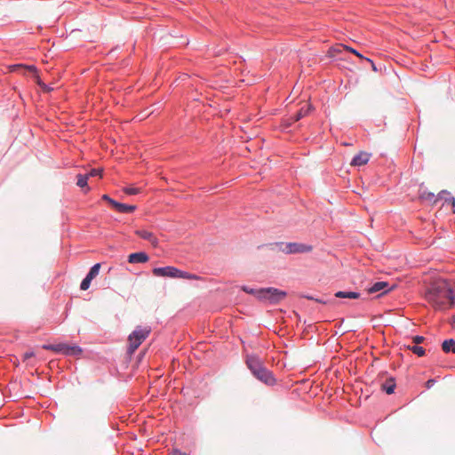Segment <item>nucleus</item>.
Listing matches in <instances>:
<instances>
[{
	"mask_svg": "<svg viewBox=\"0 0 455 455\" xmlns=\"http://www.w3.org/2000/svg\"><path fill=\"white\" fill-rule=\"evenodd\" d=\"M425 297L436 310H445L454 303L452 289L445 279L434 281L427 288Z\"/></svg>",
	"mask_w": 455,
	"mask_h": 455,
	"instance_id": "nucleus-1",
	"label": "nucleus"
},
{
	"mask_svg": "<svg viewBox=\"0 0 455 455\" xmlns=\"http://www.w3.org/2000/svg\"><path fill=\"white\" fill-rule=\"evenodd\" d=\"M246 364L252 374L267 385H273L275 378L272 373L263 365L260 359L255 355H248Z\"/></svg>",
	"mask_w": 455,
	"mask_h": 455,
	"instance_id": "nucleus-2",
	"label": "nucleus"
},
{
	"mask_svg": "<svg viewBox=\"0 0 455 455\" xmlns=\"http://www.w3.org/2000/svg\"><path fill=\"white\" fill-rule=\"evenodd\" d=\"M150 332L151 328L148 326H137L135 330L128 336L127 353L132 355L148 337Z\"/></svg>",
	"mask_w": 455,
	"mask_h": 455,
	"instance_id": "nucleus-3",
	"label": "nucleus"
},
{
	"mask_svg": "<svg viewBox=\"0 0 455 455\" xmlns=\"http://www.w3.org/2000/svg\"><path fill=\"white\" fill-rule=\"evenodd\" d=\"M260 293H262L261 300H268L275 304L283 300L287 295L285 291L273 287L262 288V291Z\"/></svg>",
	"mask_w": 455,
	"mask_h": 455,
	"instance_id": "nucleus-4",
	"label": "nucleus"
},
{
	"mask_svg": "<svg viewBox=\"0 0 455 455\" xmlns=\"http://www.w3.org/2000/svg\"><path fill=\"white\" fill-rule=\"evenodd\" d=\"M152 272L156 276L179 278L180 269L175 267L168 266L164 267H155Z\"/></svg>",
	"mask_w": 455,
	"mask_h": 455,
	"instance_id": "nucleus-5",
	"label": "nucleus"
},
{
	"mask_svg": "<svg viewBox=\"0 0 455 455\" xmlns=\"http://www.w3.org/2000/svg\"><path fill=\"white\" fill-rule=\"evenodd\" d=\"M313 247L311 245H307L299 243H290L286 245V248L283 250L286 253H302L311 251Z\"/></svg>",
	"mask_w": 455,
	"mask_h": 455,
	"instance_id": "nucleus-6",
	"label": "nucleus"
},
{
	"mask_svg": "<svg viewBox=\"0 0 455 455\" xmlns=\"http://www.w3.org/2000/svg\"><path fill=\"white\" fill-rule=\"evenodd\" d=\"M13 68H26L28 71L32 72L35 75L36 84L41 87V89L44 92H51L52 90V87L46 85L37 76V69L35 66H24V65H16Z\"/></svg>",
	"mask_w": 455,
	"mask_h": 455,
	"instance_id": "nucleus-7",
	"label": "nucleus"
},
{
	"mask_svg": "<svg viewBox=\"0 0 455 455\" xmlns=\"http://www.w3.org/2000/svg\"><path fill=\"white\" fill-rule=\"evenodd\" d=\"M135 234L140 238L148 241L154 247H157L158 239L152 232L146 229H138L135 231Z\"/></svg>",
	"mask_w": 455,
	"mask_h": 455,
	"instance_id": "nucleus-8",
	"label": "nucleus"
},
{
	"mask_svg": "<svg viewBox=\"0 0 455 455\" xmlns=\"http://www.w3.org/2000/svg\"><path fill=\"white\" fill-rule=\"evenodd\" d=\"M371 155L367 152H360L351 161L352 166H362L366 164L370 160Z\"/></svg>",
	"mask_w": 455,
	"mask_h": 455,
	"instance_id": "nucleus-9",
	"label": "nucleus"
},
{
	"mask_svg": "<svg viewBox=\"0 0 455 455\" xmlns=\"http://www.w3.org/2000/svg\"><path fill=\"white\" fill-rule=\"evenodd\" d=\"M149 259L148 254L143 251L140 252H134L128 256V261L129 263L135 264V263H146Z\"/></svg>",
	"mask_w": 455,
	"mask_h": 455,
	"instance_id": "nucleus-10",
	"label": "nucleus"
},
{
	"mask_svg": "<svg viewBox=\"0 0 455 455\" xmlns=\"http://www.w3.org/2000/svg\"><path fill=\"white\" fill-rule=\"evenodd\" d=\"M389 287V283L387 282H377L372 286L367 289L368 293H375L380 291L384 289L391 290Z\"/></svg>",
	"mask_w": 455,
	"mask_h": 455,
	"instance_id": "nucleus-11",
	"label": "nucleus"
},
{
	"mask_svg": "<svg viewBox=\"0 0 455 455\" xmlns=\"http://www.w3.org/2000/svg\"><path fill=\"white\" fill-rule=\"evenodd\" d=\"M395 387V379L390 378L381 384V389L387 394L391 395L394 393Z\"/></svg>",
	"mask_w": 455,
	"mask_h": 455,
	"instance_id": "nucleus-12",
	"label": "nucleus"
},
{
	"mask_svg": "<svg viewBox=\"0 0 455 455\" xmlns=\"http://www.w3.org/2000/svg\"><path fill=\"white\" fill-rule=\"evenodd\" d=\"M335 297L340 299H359L360 293L355 291H337Z\"/></svg>",
	"mask_w": 455,
	"mask_h": 455,
	"instance_id": "nucleus-13",
	"label": "nucleus"
},
{
	"mask_svg": "<svg viewBox=\"0 0 455 455\" xmlns=\"http://www.w3.org/2000/svg\"><path fill=\"white\" fill-rule=\"evenodd\" d=\"M442 348L445 353H453L455 354V340L452 339H446L442 344Z\"/></svg>",
	"mask_w": 455,
	"mask_h": 455,
	"instance_id": "nucleus-14",
	"label": "nucleus"
},
{
	"mask_svg": "<svg viewBox=\"0 0 455 455\" xmlns=\"http://www.w3.org/2000/svg\"><path fill=\"white\" fill-rule=\"evenodd\" d=\"M311 110V106L310 105H306L305 107H302L298 112L297 114L295 115L293 120L294 121H299V119H301L302 117L306 116L307 115H308V113L310 112Z\"/></svg>",
	"mask_w": 455,
	"mask_h": 455,
	"instance_id": "nucleus-15",
	"label": "nucleus"
},
{
	"mask_svg": "<svg viewBox=\"0 0 455 455\" xmlns=\"http://www.w3.org/2000/svg\"><path fill=\"white\" fill-rule=\"evenodd\" d=\"M136 209L135 205H129L122 203H118L116 212H122V213H128L132 212Z\"/></svg>",
	"mask_w": 455,
	"mask_h": 455,
	"instance_id": "nucleus-16",
	"label": "nucleus"
},
{
	"mask_svg": "<svg viewBox=\"0 0 455 455\" xmlns=\"http://www.w3.org/2000/svg\"><path fill=\"white\" fill-rule=\"evenodd\" d=\"M63 344L64 343H58V344H49V345H43V348L45 349V350H52L53 352H56V353H60L61 354L62 353V350H63Z\"/></svg>",
	"mask_w": 455,
	"mask_h": 455,
	"instance_id": "nucleus-17",
	"label": "nucleus"
},
{
	"mask_svg": "<svg viewBox=\"0 0 455 455\" xmlns=\"http://www.w3.org/2000/svg\"><path fill=\"white\" fill-rule=\"evenodd\" d=\"M242 290L246 293L254 295L257 299L260 300L262 299V293H260L262 291V289H251L247 286H243Z\"/></svg>",
	"mask_w": 455,
	"mask_h": 455,
	"instance_id": "nucleus-18",
	"label": "nucleus"
},
{
	"mask_svg": "<svg viewBox=\"0 0 455 455\" xmlns=\"http://www.w3.org/2000/svg\"><path fill=\"white\" fill-rule=\"evenodd\" d=\"M179 278L188 279V280H201L202 279L199 275L190 274L188 272H185L182 270H180Z\"/></svg>",
	"mask_w": 455,
	"mask_h": 455,
	"instance_id": "nucleus-19",
	"label": "nucleus"
},
{
	"mask_svg": "<svg viewBox=\"0 0 455 455\" xmlns=\"http://www.w3.org/2000/svg\"><path fill=\"white\" fill-rule=\"evenodd\" d=\"M343 51H346V45H343V44H339V45H336L334 47H331L330 50H329V54L331 56V57H334L339 53H341Z\"/></svg>",
	"mask_w": 455,
	"mask_h": 455,
	"instance_id": "nucleus-20",
	"label": "nucleus"
},
{
	"mask_svg": "<svg viewBox=\"0 0 455 455\" xmlns=\"http://www.w3.org/2000/svg\"><path fill=\"white\" fill-rule=\"evenodd\" d=\"M100 264L97 263L93 267H91L89 273L86 276H88L91 280L94 279L100 273Z\"/></svg>",
	"mask_w": 455,
	"mask_h": 455,
	"instance_id": "nucleus-21",
	"label": "nucleus"
},
{
	"mask_svg": "<svg viewBox=\"0 0 455 455\" xmlns=\"http://www.w3.org/2000/svg\"><path fill=\"white\" fill-rule=\"evenodd\" d=\"M83 352L82 348L76 345H69L68 354L66 355H79Z\"/></svg>",
	"mask_w": 455,
	"mask_h": 455,
	"instance_id": "nucleus-22",
	"label": "nucleus"
},
{
	"mask_svg": "<svg viewBox=\"0 0 455 455\" xmlns=\"http://www.w3.org/2000/svg\"><path fill=\"white\" fill-rule=\"evenodd\" d=\"M77 178V182H76V185L82 188L87 187V182H88V175H83V174H78L76 176Z\"/></svg>",
	"mask_w": 455,
	"mask_h": 455,
	"instance_id": "nucleus-23",
	"label": "nucleus"
},
{
	"mask_svg": "<svg viewBox=\"0 0 455 455\" xmlns=\"http://www.w3.org/2000/svg\"><path fill=\"white\" fill-rule=\"evenodd\" d=\"M408 349L419 356H423L425 355V349L422 347H419L417 345L408 346Z\"/></svg>",
	"mask_w": 455,
	"mask_h": 455,
	"instance_id": "nucleus-24",
	"label": "nucleus"
},
{
	"mask_svg": "<svg viewBox=\"0 0 455 455\" xmlns=\"http://www.w3.org/2000/svg\"><path fill=\"white\" fill-rule=\"evenodd\" d=\"M123 191L127 194V195H137L139 193H140V188H131V187H127V188H124L123 189Z\"/></svg>",
	"mask_w": 455,
	"mask_h": 455,
	"instance_id": "nucleus-25",
	"label": "nucleus"
},
{
	"mask_svg": "<svg viewBox=\"0 0 455 455\" xmlns=\"http://www.w3.org/2000/svg\"><path fill=\"white\" fill-rule=\"evenodd\" d=\"M85 175H88V179L91 177H96V176H99L100 178L102 176V170L101 169H92Z\"/></svg>",
	"mask_w": 455,
	"mask_h": 455,
	"instance_id": "nucleus-26",
	"label": "nucleus"
},
{
	"mask_svg": "<svg viewBox=\"0 0 455 455\" xmlns=\"http://www.w3.org/2000/svg\"><path fill=\"white\" fill-rule=\"evenodd\" d=\"M92 280L86 276L81 283L80 288L83 291H86L89 289Z\"/></svg>",
	"mask_w": 455,
	"mask_h": 455,
	"instance_id": "nucleus-27",
	"label": "nucleus"
},
{
	"mask_svg": "<svg viewBox=\"0 0 455 455\" xmlns=\"http://www.w3.org/2000/svg\"><path fill=\"white\" fill-rule=\"evenodd\" d=\"M346 51L352 52L353 54H355V56H357L358 58H360L362 60L365 59V57H363L360 52H358L356 50H355L349 46L346 45Z\"/></svg>",
	"mask_w": 455,
	"mask_h": 455,
	"instance_id": "nucleus-28",
	"label": "nucleus"
},
{
	"mask_svg": "<svg viewBox=\"0 0 455 455\" xmlns=\"http://www.w3.org/2000/svg\"><path fill=\"white\" fill-rule=\"evenodd\" d=\"M425 340V338L423 336H414L412 338V341L413 343H415V345L417 344H420L422 343L423 341Z\"/></svg>",
	"mask_w": 455,
	"mask_h": 455,
	"instance_id": "nucleus-29",
	"label": "nucleus"
},
{
	"mask_svg": "<svg viewBox=\"0 0 455 455\" xmlns=\"http://www.w3.org/2000/svg\"><path fill=\"white\" fill-rule=\"evenodd\" d=\"M35 356V353L33 351H28L23 355V361H27L29 358H32Z\"/></svg>",
	"mask_w": 455,
	"mask_h": 455,
	"instance_id": "nucleus-30",
	"label": "nucleus"
},
{
	"mask_svg": "<svg viewBox=\"0 0 455 455\" xmlns=\"http://www.w3.org/2000/svg\"><path fill=\"white\" fill-rule=\"evenodd\" d=\"M108 204L116 211L117 209V205H118V202L111 199Z\"/></svg>",
	"mask_w": 455,
	"mask_h": 455,
	"instance_id": "nucleus-31",
	"label": "nucleus"
},
{
	"mask_svg": "<svg viewBox=\"0 0 455 455\" xmlns=\"http://www.w3.org/2000/svg\"><path fill=\"white\" fill-rule=\"evenodd\" d=\"M68 347H69L68 344H66V343L63 344V350H62V353H61L62 355H66L68 354Z\"/></svg>",
	"mask_w": 455,
	"mask_h": 455,
	"instance_id": "nucleus-32",
	"label": "nucleus"
},
{
	"mask_svg": "<svg viewBox=\"0 0 455 455\" xmlns=\"http://www.w3.org/2000/svg\"><path fill=\"white\" fill-rule=\"evenodd\" d=\"M364 60H365L366 61H368V62H370V63L371 64V68H372V69H373L374 71H376V70H377V68H376L375 64L373 63V61H372L371 59H369V58H365Z\"/></svg>",
	"mask_w": 455,
	"mask_h": 455,
	"instance_id": "nucleus-33",
	"label": "nucleus"
},
{
	"mask_svg": "<svg viewBox=\"0 0 455 455\" xmlns=\"http://www.w3.org/2000/svg\"><path fill=\"white\" fill-rule=\"evenodd\" d=\"M434 383H435L434 379H429L427 381L426 386L427 388H430L434 385Z\"/></svg>",
	"mask_w": 455,
	"mask_h": 455,
	"instance_id": "nucleus-34",
	"label": "nucleus"
},
{
	"mask_svg": "<svg viewBox=\"0 0 455 455\" xmlns=\"http://www.w3.org/2000/svg\"><path fill=\"white\" fill-rule=\"evenodd\" d=\"M111 199H112V198H110L108 195H103V196H102V200L107 201L108 203Z\"/></svg>",
	"mask_w": 455,
	"mask_h": 455,
	"instance_id": "nucleus-35",
	"label": "nucleus"
},
{
	"mask_svg": "<svg viewBox=\"0 0 455 455\" xmlns=\"http://www.w3.org/2000/svg\"><path fill=\"white\" fill-rule=\"evenodd\" d=\"M173 455H187V454H186V453H184V452H181V451H173Z\"/></svg>",
	"mask_w": 455,
	"mask_h": 455,
	"instance_id": "nucleus-36",
	"label": "nucleus"
},
{
	"mask_svg": "<svg viewBox=\"0 0 455 455\" xmlns=\"http://www.w3.org/2000/svg\"><path fill=\"white\" fill-rule=\"evenodd\" d=\"M450 201H451V204L454 206L455 205V199L453 197H451L450 199Z\"/></svg>",
	"mask_w": 455,
	"mask_h": 455,
	"instance_id": "nucleus-37",
	"label": "nucleus"
}]
</instances>
